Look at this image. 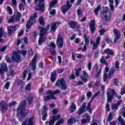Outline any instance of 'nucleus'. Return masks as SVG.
<instances>
[{
    "label": "nucleus",
    "instance_id": "nucleus-1",
    "mask_svg": "<svg viewBox=\"0 0 125 125\" xmlns=\"http://www.w3.org/2000/svg\"><path fill=\"white\" fill-rule=\"evenodd\" d=\"M49 27H50L49 24H47L46 26V27H39V29L40 30V38L38 41V44L39 45H42V42L45 41L46 39L44 36L46 34L47 31L49 30Z\"/></svg>",
    "mask_w": 125,
    "mask_h": 125
},
{
    "label": "nucleus",
    "instance_id": "nucleus-2",
    "mask_svg": "<svg viewBox=\"0 0 125 125\" xmlns=\"http://www.w3.org/2000/svg\"><path fill=\"white\" fill-rule=\"evenodd\" d=\"M107 95V102L108 103H111L112 102V100L114 99V96H116L117 98L118 99H121L122 97L121 96H118V94L116 93L115 90L112 89H108L107 91L106 92Z\"/></svg>",
    "mask_w": 125,
    "mask_h": 125
},
{
    "label": "nucleus",
    "instance_id": "nucleus-3",
    "mask_svg": "<svg viewBox=\"0 0 125 125\" xmlns=\"http://www.w3.org/2000/svg\"><path fill=\"white\" fill-rule=\"evenodd\" d=\"M25 109H26V101H22L17 108V112L21 114L22 118L27 117L29 114L28 112H25Z\"/></svg>",
    "mask_w": 125,
    "mask_h": 125
},
{
    "label": "nucleus",
    "instance_id": "nucleus-4",
    "mask_svg": "<svg viewBox=\"0 0 125 125\" xmlns=\"http://www.w3.org/2000/svg\"><path fill=\"white\" fill-rule=\"evenodd\" d=\"M21 55L19 54L18 52L16 51H14L12 54L11 60L12 61L14 62H16L17 63H20L22 62V59L21 58Z\"/></svg>",
    "mask_w": 125,
    "mask_h": 125
},
{
    "label": "nucleus",
    "instance_id": "nucleus-5",
    "mask_svg": "<svg viewBox=\"0 0 125 125\" xmlns=\"http://www.w3.org/2000/svg\"><path fill=\"white\" fill-rule=\"evenodd\" d=\"M55 85L63 90H66V88H67V84L64 79H61L59 80L56 82Z\"/></svg>",
    "mask_w": 125,
    "mask_h": 125
},
{
    "label": "nucleus",
    "instance_id": "nucleus-6",
    "mask_svg": "<svg viewBox=\"0 0 125 125\" xmlns=\"http://www.w3.org/2000/svg\"><path fill=\"white\" fill-rule=\"evenodd\" d=\"M37 17H38V14L37 12H35L34 14V16L30 17L29 21L27 22L26 26V29H30L31 26L36 23V18H37Z\"/></svg>",
    "mask_w": 125,
    "mask_h": 125
},
{
    "label": "nucleus",
    "instance_id": "nucleus-7",
    "mask_svg": "<svg viewBox=\"0 0 125 125\" xmlns=\"http://www.w3.org/2000/svg\"><path fill=\"white\" fill-rule=\"evenodd\" d=\"M86 106V103H85V102H84L79 108L78 112V116H81L82 114H83V113H85V112H86V109H85Z\"/></svg>",
    "mask_w": 125,
    "mask_h": 125
},
{
    "label": "nucleus",
    "instance_id": "nucleus-8",
    "mask_svg": "<svg viewBox=\"0 0 125 125\" xmlns=\"http://www.w3.org/2000/svg\"><path fill=\"white\" fill-rule=\"evenodd\" d=\"M57 45L59 47H63V37L59 33L57 40Z\"/></svg>",
    "mask_w": 125,
    "mask_h": 125
},
{
    "label": "nucleus",
    "instance_id": "nucleus-9",
    "mask_svg": "<svg viewBox=\"0 0 125 125\" xmlns=\"http://www.w3.org/2000/svg\"><path fill=\"white\" fill-rule=\"evenodd\" d=\"M113 32L114 33V35L115 36L114 42H117L118 40L121 38V32L120 30L117 29H114L113 30Z\"/></svg>",
    "mask_w": 125,
    "mask_h": 125
},
{
    "label": "nucleus",
    "instance_id": "nucleus-10",
    "mask_svg": "<svg viewBox=\"0 0 125 125\" xmlns=\"http://www.w3.org/2000/svg\"><path fill=\"white\" fill-rule=\"evenodd\" d=\"M111 13L109 12L108 14H106L105 15H103L102 19L103 21V23H107L108 21H110L111 20Z\"/></svg>",
    "mask_w": 125,
    "mask_h": 125
},
{
    "label": "nucleus",
    "instance_id": "nucleus-11",
    "mask_svg": "<svg viewBox=\"0 0 125 125\" xmlns=\"http://www.w3.org/2000/svg\"><path fill=\"white\" fill-rule=\"evenodd\" d=\"M100 43V37H97L96 39V43L95 42L93 41L91 42V44L93 45V50H95V49H97V47L98 45H99V44Z\"/></svg>",
    "mask_w": 125,
    "mask_h": 125
},
{
    "label": "nucleus",
    "instance_id": "nucleus-12",
    "mask_svg": "<svg viewBox=\"0 0 125 125\" xmlns=\"http://www.w3.org/2000/svg\"><path fill=\"white\" fill-rule=\"evenodd\" d=\"M84 39L85 40V44L83 47V50L85 52L87 48H86V46L89 44V36H87L86 35L84 34Z\"/></svg>",
    "mask_w": 125,
    "mask_h": 125
},
{
    "label": "nucleus",
    "instance_id": "nucleus-13",
    "mask_svg": "<svg viewBox=\"0 0 125 125\" xmlns=\"http://www.w3.org/2000/svg\"><path fill=\"white\" fill-rule=\"evenodd\" d=\"M80 79L82 81L85 83H87V80L88 79V75L85 72V71H83L82 74L80 76Z\"/></svg>",
    "mask_w": 125,
    "mask_h": 125
},
{
    "label": "nucleus",
    "instance_id": "nucleus-14",
    "mask_svg": "<svg viewBox=\"0 0 125 125\" xmlns=\"http://www.w3.org/2000/svg\"><path fill=\"white\" fill-rule=\"evenodd\" d=\"M18 27H19L18 25H16L14 26H11L10 27H8V34L10 36H11L13 32H15V31H16Z\"/></svg>",
    "mask_w": 125,
    "mask_h": 125
},
{
    "label": "nucleus",
    "instance_id": "nucleus-15",
    "mask_svg": "<svg viewBox=\"0 0 125 125\" xmlns=\"http://www.w3.org/2000/svg\"><path fill=\"white\" fill-rule=\"evenodd\" d=\"M7 72V65L5 63L0 64V73H4Z\"/></svg>",
    "mask_w": 125,
    "mask_h": 125
},
{
    "label": "nucleus",
    "instance_id": "nucleus-16",
    "mask_svg": "<svg viewBox=\"0 0 125 125\" xmlns=\"http://www.w3.org/2000/svg\"><path fill=\"white\" fill-rule=\"evenodd\" d=\"M68 24L71 29H76V26L78 25V22L75 21H69L68 22Z\"/></svg>",
    "mask_w": 125,
    "mask_h": 125
},
{
    "label": "nucleus",
    "instance_id": "nucleus-17",
    "mask_svg": "<svg viewBox=\"0 0 125 125\" xmlns=\"http://www.w3.org/2000/svg\"><path fill=\"white\" fill-rule=\"evenodd\" d=\"M57 75H56V70L52 72L50 75V80L52 83H54L56 81Z\"/></svg>",
    "mask_w": 125,
    "mask_h": 125
},
{
    "label": "nucleus",
    "instance_id": "nucleus-18",
    "mask_svg": "<svg viewBox=\"0 0 125 125\" xmlns=\"http://www.w3.org/2000/svg\"><path fill=\"white\" fill-rule=\"evenodd\" d=\"M34 117L32 116L31 118L28 119V121H25L23 122L21 125H33V121L34 119Z\"/></svg>",
    "mask_w": 125,
    "mask_h": 125
},
{
    "label": "nucleus",
    "instance_id": "nucleus-19",
    "mask_svg": "<svg viewBox=\"0 0 125 125\" xmlns=\"http://www.w3.org/2000/svg\"><path fill=\"white\" fill-rule=\"evenodd\" d=\"M0 107L2 109V112H6L7 111V108L8 105L4 104V101H3L2 102H0Z\"/></svg>",
    "mask_w": 125,
    "mask_h": 125
},
{
    "label": "nucleus",
    "instance_id": "nucleus-20",
    "mask_svg": "<svg viewBox=\"0 0 125 125\" xmlns=\"http://www.w3.org/2000/svg\"><path fill=\"white\" fill-rule=\"evenodd\" d=\"M35 10H40L43 12L44 11V5L39 4L35 7Z\"/></svg>",
    "mask_w": 125,
    "mask_h": 125
},
{
    "label": "nucleus",
    "instance_id": "nucleus-21",
    "mask_svg": "<svg viewBox=\"0 0 125 125\" xmlns=\"http://www.w3.org/2000/svg\"><path fill=\"white\" fill-rule=\"evenodd\" d=\"M95 22L93 21H91V23L90 24V30L91 31V33L92 34H93L94 33V31H95Z\"/></svg>",
    "mask_w": 125,
    "mask_h": 125
},
{
    "label": "nucleus",
    "instance_id": "nucleus-22",
    "mask_svg": "<svg viewBox=\"0 0 125 125\" xmlns=\"http://www.w3.org/2000/svg\"><path fill=\"white\" fill-rule=\"evenodd\" d=\"M50 99H53V100H56L57 98L53 95H47L44 97V101H48V100Z\"/></svg>",
    "mask_w": 125,
    "mask_h": 125
},
{
    "label": "nucleus",
    "instance_id": "nucleus-23",
    "mask_svg": "<svg viewBox=\"0 0 125 125\" xmlns=\"http://www.w3.org/2000/svg\"><path fill=\"white\" fill-rule=\"evenodd\" d=\"M58 1L57 0H54L53 1H51L49 4L48 10L49 11L51 10V9H52V7L54 6L55 4H56V3H57Z\"/></svg>",
    "mask_w": 125,
    "mask_h": 125
},
{
    "label": "nucleus",
    "instance_id": "nucleus-24",
    "mask_svg": "<svg viewBox=\"0 0 125 125\" xmlns=\"http://www.w3.org/2000/svg\"><path fill=\"white\" fill-rule=\"evenodd\" d=\"M22 2L23 3H20L19 5V9L21 11V10H24V6H25L26 5V1H25V0H21Z\"/></svg>",
    "mask_w": 125,
    "mask_h": 125
},
{
    "label": "nucleus",
    "instance_id": "nucleus-25",
    "mask_svg": "<svg viewBox=\"0 0 125 125\" xmlns=\"http://www.w3.org/2000/svg\"><path fill=\"white\" fill-rule=\"evenodd\" d=\"M57 29V25H56V22H53L51 24V31L52 32H55Z\"/></svg>",
    "mask_w": 125,
    "mask_h": 125
},
{
    "label": "nucleus",
    "instance_id": "nucleus-26",
    "mask_svg": "<svg viewBox=\"0 0 125 125\" xmlns=\"http://www.w3.org/2000/svg\"><path fill=\"white\" fill-rule=\"evenodd\" d=\"M27 99L28 100V103L29 104V105L32 104V103H33V101L34 100V97L33 96V95H30L28 96L27 97Z\"/></svg>",
    "mask_w": 125,
    "mask_h": 125
},
{
    "label": "nucleus",
    "instance_id": "nucleus-27",
    "mask_svg": "<svg viewBox=\"0 0 125 125\" xmlns=\"http://www.w3.org/2000/svg\"><path fill=\"white\" fill-rule=\"evenodd\" d=\"M101 9V4H99L97 8L94 10V13L96 16H98V12H99Z\"/></svg>",
    "mask_w": 125,
    "mask_h": 125
},
{
    "label": "nucleus",
    "instance_id": "nucleus-28",
    "mask_svg": "<svg viewBox=\"0 0 125 125\" xmlns=\"http://www.w3.org/2000/svg\"><path fill=\"white\" fill-rule=\"evenodd\" d=\"M15 75V72H14V70L12 68H10L8 73L7 74V76L10 77V76H14Z\"/></svg>",
    "mask_w": 125,
    "mask_h": 125
},
{
    "label": "nucleus",
    "instance_id": "nucleus-29",
    "mask_svg": "<svg viewBox=\"0 0 125 125\" xmlns=\"http://www.w3.org/2000/svg\"><path fill=\"white\" fill-rule=\"evenodd\" d=\"M76 109H77V106L76 105V104H74V103H72L70 108L71 113H74V112L76 111Z\"/></svg>",
    "mask_w": 125,
    "mask_h": 125
},
{
    "label": "nucleus",
    "instance_id": "nucleus-30",
    "mask_svg": "<svg viewBox=\"0 0 125 125\" xmlns=\"http://www.w3.org/2000/svg\"><path fill=\"white\" fill-rule=\"evenodd\" d=\"M81 71H82V68H78L77 69L75 68V75L76 77H80L81 76Z\"/></svg>",
    "mask_w": 125,
    "mask_h": 125
},
{
    "label": "nucleus",
    "instance_id": "nucleus-31",
    "mask_svg": "<svg viewBox=\"0 0 125 125\" xmlns=\"http://www.w3.org/2000/svg\"><path fill=\"white\" fill-rule=\"evenodd\" d=\"M61 10L62 12V13L64 14L65 12H67L68 10H69V9L67 7H66L65 5H62L61 8Z\"/></svg>",
    "mask_w": 125,
    "mask_h": 125
},
{
    "label": "nucleus",
    "instance_id": "nucleus-32",
    "mask_svg": "<svg viewBox=\"0 0 125 125\" xmlns=\"http://www.w3.org/2000/svg\"><path fill=\"white\" fill-rule=\"evenodd\" d=\"M103 10L102 12V15H105V14H108L109 13H108V10L109 9V8L106 6H104L103 7Z\"/></svg>",
    "mask_w": 125,
    "mask_h": 125
},
{
    "label": "nucleus",
    "instance_id": "nucleus-33",
    "mask_svg": "<svg viewBox=\"0 0 125 125\" xmlns=\"http://www.w3.org/2000/svg\"><path fill=\"white\" fill-rule=\"evenodd\" d=\"M76 122H77L76 118L71 117L68 120L67 123L68 124H76Z\"/></svg>",
    "mask_w": 125,
    "mask_h": 125
},
{
    "label": "nucleus",
    "instance_id": "nucleus-34",
    "mask_svg": "<svg viewBox=\"0 0 125 125\" xmlns=\"http://www.w3.org/2000/svg\"><path fill=\"white\" fill-rule=\"evenodd\" d=\"M104 53L109 54L110 55H114V52L109 48H107L104 50Z\"/></svg>",
    "mask_w": 125,
    "mask_h": 125
},
{
    "label": "nucleus",
    "instance_id": "nucleus-35",
    "mask_svg": "<svg viewBox=\"0 0 125 125\" xmlns=\"http://www.w3.org/2000/svg\"><path fill=\"white\" fill-rule=\"evenodd\" d=\"M3 35V31H2V28H0V42H4L5 41L3 39H1Z\"/></svg>",
    "mask_w": 125,
    "mask_h": 125
},
{
    "label": "nucleus",
    "instance_id": "nucleus-36",
    "mask_svg": "<svg viewBox=\"0 0 125 125\" xmlns=\"http://www.w3.org/2000/svg\"><path fill=\"white\" fill-rule=\"evenodd\" d=\"M30 66L32 67L31 70H32V71H36L37 69L36 67V62H32L31 63H30Z\"/></svg>",
    "mask_w": 125,
    "mask_h": 125
},
{
    "label": "nucleus",
    "instance_id": "nucleus-37",
    "mask_svg": "<svg viewBox=\"0 0 125 125\" xmlns=\"http://www.w3.org/2000/svg\"><path fill=\"white\" fill-rule=\"evenodd\" d=\"M114 73H115V69L114 68H111L109 71L108 77L111 79L112 78V76L114 75Z\"/></svg>",
    "mask_w": 125,
    "mask_h": 125
},
{
    "label": "nucleus",
    "instance_id": "nucleus-38",
    "mask_svg": "<svg viewBox=\"0 0 125 125\" xmlns=\"http://www.w3.org/2000/svg\"><path fill=\"white\" fill-rule=\"evenodd\" d=\"M61 118V116H60V115H53L52 119L55 122H56L57 120H59Z\"/></svg>",
    "mask_w": 125,
    "mask_h": 125
},
{
    "label": "nucleus",
    "instance_id": "nucleus-39",
    "mask_svg": "<svg viewBox=\"0 0 125 125\" xmlns=\"http://www.w3.org/2000/svg\"><path fill=\"white\" fill-rule=\"evenodd\" d=\"M113 114H114L113 112H110L109 113L108 117L107 118V122H111V121H112V119H113Z\"/></svg>",
    "mask_w": 125,
    "mask_h": 125
},
{
    "label": "nucleus",
    "instance_id": "nucleus-40",
    "mask_svg": "<svg viewBox=\"0 0 125 125\" xmlns=\"http://www.w3.org/2000/svg\"><path fill=\"white\" fill-rule=\"evenodd\" d=\"M83 117H85L87 119V123H89V121H90V116L87 114V113H85L83 116Z\"/></svg>",
    "mask_w": 125,
    "mask_h": 125
},
{
    "label": "nucleus",
    "instance_id": "nucleus-41",
    "mask_svg": "<svg viewBox=\"0 0 125 125\" xmlns=\"http://www.w3.org/2000/svg\"><path fill=\"white\" fill-rule=\"evenodd\" d=\"M39 23L40 25H42V26H44V21L43 20V18L40 17L39 19Z\"/></svg>",
    "mask_w": 125,
    "mask_h": 125
},
{
    "label": "nucleus",
    "instance_id": "nucleus-42",
    "mask_svg": "<svg viewBox=\"0 0 125 125\" xmlns=\"http://www.w3.org/2000/svg\"><path fill=\"white\" fill-rule=\"evenodd\" d=\"M118 121L120 122V124L122 125H125V120L123 118H122L121 117H119L118 118Z\"/></svg>",
    "mask_w": 125,
    "mask_h": 125
},
{
    "label": "nucleus",
    "instance_id": "nucleus-43",
    "mask_svg": "<svg viewBox=\"0 0 125 125\" xmlns=\"http://www.w3.org/2000/svg\"><path fill=\"white\" fill-rule=\"evenodd\" d=\"M54 123H55V121L52 119V120L51 121H46V125H54Z\"/></svg>",
    "mask_w": 125,
    "mask_h": 125
},
{
    "label": "nucleus",
    "instance_id": "nucleus-44",
    "mask_svg": "<svg viewBox=\"0 0 125 125\" xmlns=\"http://www.w3.org/2000/svg\"><path fill=\"white\" fill-rule=\"evenodd\" d=\"M35 3H38V1H39V4H42L44 5V0H34Z\"/></svg>",
    "mask_w": 125,
    "mask_h": 125
},
{
    "label": "nucleus",
    "instance_id": "nucleus-45",
    "mask_svg": "<svg viewBox=\"0 0 125 125\" xmlns=\"http://www.w3.org/2000/svg\"><path fill=\"white\" fill-rule=\"evenodd\" d=\"M21 17H22V15L21 14V13L18 12L17 14V16L16 18L17 21H20V19H21Z\"/></svg>",
    "mask_w": 125,
    "mask_h": 125
},
{
    "label": "nucleus",
    "instance_id": "nucleus-46",
    "mask_svg": "<svg viewBox=\"0 0 125 125\" xmlns=\"http://www.w3.org/2000/svg\"><path fill=\"white\" fill-rule=\"evenodd\" d=\"M46 117H47V113L46 112H43L42 113V119L43 121H45L46 120Z\"/></svg>",
    "mask_w": 125,
    "mask_h": 125
},
{
    "label": "nucleus",
    "instance_id": "nucleus-47",
    "mask_svg": "<svg viewBox=\"0 0 125 125\" xmlns=\"http://www.w3.org/2000/svg\"><path fill=\"white\" fill-rule=\"evenodd\" d=\"M14 21V16H11L10 17L8 23H9V24H10V23H13Z\"/></svg>",
    "mask_w": 125,
    "mask_h": 125
},
{
    "label": "nucleus",
    "instance_id": "nucleus-48",
    "mask_svg": "<svg viewBox=\"0 0 125 125\" xmlns=\"http://www.w3.org/2000/svg\"><path fill=\"white\" fill-rule=\"evenodd\" d=\"M63 123H64V119H61L56 123V125H61L63 124Z\"/></svg>",
    "mask_w": 125,
    "mask_h": 125
},
{
    "label": "nucleus",
    "instance_id": "nucleus-49",
    "mask_svg": "<svg viewBox=\"0 0 125 125\" xmlns=\"http://www.w3.org/2000/svg\"><path fill=\"white\" fill-rule=\"evenodd\" d=\"M27 74H28V69H25L23 72V78L25 79L27 77Z\"/></svg>",
    "mask_w": 125,
    "mask_h": 125
},
{
    "label": "nucleus",
    "instance_id": "nucleus-50",
    "mask_svg": "<svg viewBox=\"0 0 125 125\" xmlns=\"http://www.w3.org/2000/svg\"><path fill=\"white\" fill-rule=\"evenodd\" d=\"M100 94H101V91H99L94 94V97L99 98L100 96Z\"/></svg>",
    "mask_w": 125,
    "mask_h": 125
},
{
    "label": "nucleus",
    "instance_id": "nucleus-51",
    "mask_svg": "<svg viewBox=\"0 0 125 125\" xmlns=\"http://www.w3.org/2000/svg\"><path fill=\"white\" fill-rule=\"evenodd\" d=\"M12 4L14 7L17 6V1L16 0H12Z\"/></svg>",
    "mask_w": 125,
    "mask_h": 125
},
{
    "label": "nucleus",
    "instance_id": "nucleus-52",
    "mask_svg": "<svg viewBox=\"0 0 125 125\" xmlns=\"http://www.w3.org/2000/svg\"><path fill=\"white\" fill-rule=\"evenodd\" d=\"M7 10L10 14V15L12 14V9H11V7H10V6H7Z\"/></svg>",
    "mask_w": 125,
    "mask_h": 125
},
{
    "label": "nucleus",
    "instance_id": "nucleus-53",
    "mask_svg": "<svg viewBox=\"0 0 125 125\" xmlns=\"http://www.w3.org/2000/svg\"><path fill=\"white\" fill-rule=\"evenodd\" d=\"M118 106H119V105H118V104H113L112 108L113 110H118Z\"/></svg>",
    "mask_w": 125,
    "mask_h": 125
},
{
    "label": "nucleus",
    "instance_id": "nucleus-54",
    "mask_svg": "<svg viewBox=\"0 0 125 125\" xmlns=\"http://www.w3.org/2000/svg\"><path fill=\"white\" fill-rule=\"evenodd\" d=\"M66 7L70 9L72 7V5L70 4V1L68 0L66 2Z\"/></svg>",
    "mask_w": 125,
    "mask_h": 125
},
{
    "label": "nucleus",
    "instance_id": "nucleus-55",
    "mask_svg": "<svg viewBox=\"0 0 125 125\" xmlns=\"http://www.w3.org/2000/svg\"><path fill=\"white\" fill-rule=\"evenodd\" d=\"M25 90H31V84L28 83L25 88Z\"/></svg>",
    "mask_w": 125,
    "mask_h": 125
},
{
    "label": "nucleus",
    "instance_id": "nucleus-56",
    "mask_svg": "<svg viewBox=\"0 0 125 125\" xmlns=\"http://www.w3.org/2000/svg\"><path fill=\"white\" fill-rule=\"evenodd\" d=\"M58 111H59V109L58 108H54L53 109L52 112L53 114L54 115H56L58 113Z\"/></svg>",
    "mask_w": 125,
    "mask_h": 125
},
{
    "label": "nucleus",
    "instance_id": "nucleus-57",
    "mask_svg": "<svg viewBox=\"0 0 125 125\" xmlns=\"http://www.w3.org/2000/svg\"><path fill=\"white\" fill-rule=\"evenodd\" d=\"M20 53H21V55H23V56H25V55L27 54V51L24 50H21Z\"/></svg>",
    "mask_w": 125,
    "mask_h": 125
},
{
    "label": "nucleus",
    "instance_id": "nucleus-58",
    "mask_svg": "<svg viewBox=\"0 0 125 125\" xmlns=\"http://www.w3.org/2000/svg\"><path fill=\"white\" fill-rule=\"evenodd\" d=\"M76 56L78 59H82V58H83V55H82L81 54H77Z\"/></svg>",
    "mask_w": 125,
    "mask_h": 125
},
{
    "label": "nucleus",
    "instance_id": "nucleus-59",
    "mask_svg": "<svg viewBox=\"0 0 125 125\" xmlns=\"http://www.w3.org/2000/svg\"><path fill=\"white\" fill-rule=\"evenodd\" d=\"M107 79H108V75H107L106 74H104V78H103L104 83H105V82L107 81Z\"/></svg>",
    "mask_w": 125,
    "mask_h": 125
},
{
    "label": "nucleus",
    "instance_id": "nucleus-60",
    "mask_svg": "<svg viewBox=\"0 0 125 125\" xmlns=\"http://www.w3.org/2000/svg\"><path fill=\"white\" fill-rule=\"evenodd\" d=\"M60 92H61V91L59 89H56L55 91H53V94L54 95L55 94H59V93H60Z\"/></svg>",
    "mask_w": 125,
    "mask_h": 125
},
{
    "label": "nucleus",
    "instance_id": "nucleus-61",
    "mask_svg": "<svg viewBox=\"0 0 125 125\" xmlns=\"http://www.w3.org/2000/svg\"><path fill=\"white\" fill-rule=\"evenodd\" d=\"M69 78L70 80H75L76 79V76H75V74H71Z\"/></svg>",
    "mask_w": 125,
    "mask_h": 125
},
{
    "label": "nucleus",
    "instance_id": "nucleus-62",
    "mask_svg": "<svg viewBox=\"0 0 125 125\" xmlns=\"http://www.w3.org/2000/svg\"><path fill=\"white\" fill-rule=\"evenodd\" d=\"M50 46H51V47H52V49H54L55 48V47H56V45L53 42H51L50 44Z\"/></svg>",
    "mask_w": 125,
    "mask_h": 125
},
{
    "label": "nucleus",
    "instance_id": "nucleus-63",
    "mask_svg": "<svg viewBox=\"0 0 125 125\" xmlns=\"http://www.w3.org/2000/svg\"><path fill=\"white\" fill-rule=\"evenodd\" d=\"M125 93V85L124 86L123 88L121 89V94L122 95H124Z\"/></svg>",
    "mask_w": 125,
    "mask_h": 125
},
{
    "label": "nucleus",
    "instance_id": "nucleus-64",
    "mask_svg": "<svg viewBox=\"0 0 125 125\" xmlns=\"http://www.w3.org/2000/svg\"><path fill=\"white\" fill-rule=\"evenodd\" d=\"M46 94H50V95H54L53 91L47 90L46 92Z\"/></svg>",
    "mask_w": 125,
    "mask_h": 125
}]
</instances>
